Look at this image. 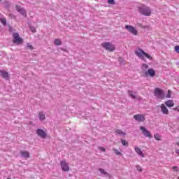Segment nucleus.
<instances>
[{
	"mask_svg": "<svg viewBox=\"0 0 179 179\" xmlns=\"http://www.w3.org/2000/svg\"><path fill=\"white\" fill-rule=\"evenodd\" d=\"M166 97H167V99H170V97H171V91L168 90V93L166 94Z\"/></svg>",
	"mask_w": 179,
	"mask_h": 179,
	"instance_id": "nucleus-29",
	"label": "nucleus"
},
{
	"mask_svg": "<svg viewBox=\"0 0 179 179\" xmlns=\"http://www.w3.org/2000/svg\"><path fill=\"white\" fill-rule=\"evenodd\" d=\"M16 10L20 15H22V16H26L27 15V13L26 12V10L24 8H22V6L19 5L15 6Z\"/></svg>",
	"mask_w": 179,
	"mask_h": 179,
	"instance_id": "nucleus-9",
	"label": "nucleus"
},
{
	"mask_svg": "<svg viewBox=\"0 0 179 179\" xmlns=\"http://www.w3.org/2000/svg\"><path fill=\"white\" fill-rule=\"evenodd\" d=\"M137 170H138V171H142V168H141L139 166H137Z\"/></svg>",
	"mask_w": 179,
	"mask_h": 179,
	"instance_id": "nucleus-36",
	"label": "nucleus"
},
{
	"mask_svg": "<svg viewBox=\"0 0 179 179\" xmlns=\"http://www.w3.org/2000/svg\"><path fill=\"white\" fill-rule=\"evenodd\" d=\"M0 75L1 77H3V79H9V73L5 71L0 70Z\"/></svg>",
	"mask_w": 179,
	"mask_h": 179,
	"instance_id": "nucleus-13",
	"label": "nucleus"
},
{
	"mask_svg": "<svg viewBox=\"0 0 179 179\" xmlns=\"http://www.w3.org/2000/svg\"><path fill=\"white\" fill-rule=\"evenodd\" d=\"M145 76H150L151 78H153L155 75H156V71H155V69H149L147 71H145Z\"/></svg>",
	"mask_w": 179,
	"mask_h": 179,
	"instance_id": "nucleus-11",
	"label": "nucleus"
},
{
	"mask_svg": "<svg viewBox=\"0 0 179 179\" xmlns=\"http://www.w3.org/2000/svg\"><path fill=\"white\" fill-rule=\"evenodd\" d=\"M7 179H10V178H8Z\"/></svg>",
	"mask_w": 179,
	"mask_h": 179,
	"instance_id": "nucleus-38",
	"label": "nucleus"
},
{
	"mask_svg": "<svg viewBox=\"0 0 179 179\" xmlns=\"http://www.w3.org/2000/svg\"><path fill=\"white\" fill-rule=\"evenodd\" d=\"M60 166H61L63 171H69V166L68 165V163H66V162L61 161Z\"/></svg>",
	"mask_w": 179,
	"mask_h": 179,
	"instance_id": "nucleus-10",
	"label": "nucleus"
},
{
	"mask_svg": "<svg viewBox=\"0 0 179 179\" xmlns=\"http://www.w3.org/2000/svg\"><path fill=\"white\" fill-rule=\"evenodd\" d=\"M121 143L123 145V146H128V142H127V141L122 139Z\"/></svg>",
	"mask_w": 179,
	"mask_h": 179,
	"instance_id": "nucleus-27",
	"label": "nucleus"
},
{
	"mask_svg": "<svg viewBox=\"0 0 179 179\" xmlns=\"http://www.w3.org/2000/svg\"><path fill=\"white\" fill-rule=\"evenodd\" d=\"M13 43H14V44H17L19 45L22 44V43H23V39L20 36H19L18 33L17 32L13 33Z\"/></svg>",
	"mask_w": 179,
	"mask_h": 179,
	"instance_id": "nucleus-5",
	"label": "nucleus"
},
{
	"mask_svg": "<svg viewBox=\"0 0 179 179\" xmlns=\"http://www.w3.org/2000/svg\"><path fill=\"white\" fill-rule=\"evenodd\" d=\"M176 153H177V155H179V150H176Z\"/></svg>",
	"mask_w": 179,
	"mask_h": 179,
	"instance_id": "nucleus-37",
	"label": "nucleus"
},
{
	"mask_svg": "<svg viewBox=\"0 0 179 179\" xmlns=\"http://www.w3.org/2000/svg\"><path fill=\"white\" fill-rule=\"evenodd\" d=\"M27 47L29 48V50H33V45H30V43L27 44Z\"/></svg>",
	"mask_w": 179,
	"mask_h": 179,
	"instance_id": "nucleus-34",
	"label": "nucleus"
},
{
	"mask_svg": "<svg viewBox=\"0 0 179 179\" xmlns=\"http://www.w3.org/2000/svg\"><path fill=\"white\" fill-rule=\"evenodd\" d=\"M20 155L22 157H24V159H29L30 157V154L27 151H21Z\"/></svg>",
	"mask_w": 179,
	"mask_h": 179,
	"instance_id": "nucleus-15",
	"label": "nucleus"
},
{
	"mask_svg": "<svg viewBox=\"0 0 179 179\" xmlns=\"http://www.w3.org/2000/svg\"><path fill=\"white\" fill-rule=\"evenodd\" d=\"M178 179H179V177H178Z\"/></svg>",
	"mask_w": 179,
	"mask_h": 179,
	"instance_id": "nucleus-39",
	"label": "nucleus"
},
{
	"mask_svg": "<svg viewBox=\"0 0 179 179\" xmlns=\"http://www.w3.org/2000/svg\"><path fill=\"white\" fill-rule=\"evenodd\" d=\"M161 111L166 115H169V109H167V107H166L165 104L161 105Z\"/></svg>",
	"mask_w": 179,
	"mask_h": 179,
	"instance_id": "nucleus-14",
	"label": "nucleus"
},
{
	"mask_svg": "<svg viewBox=\"0 0 179 179\" xmlns=\"http://www.w3.org/2000/svg\"><path fill=\"white\" fill-rule=\"evenodd\" d=\"M173 171H178V166H173Z\"/></svg>",
	"mask_w": 179,
	"mask_h": 179,
	"instance_id": "nucleus-33",
	"label": "nucleus"
},
{
	"mask_svg": "<svg viewBox=\"0 0 179 179\" xmlns=\"http://www.w3.org/2000/svg\"><path fill=\"white\" fill-rule=\"evenodd\" d=\"M134 150H135V152H136L137 154L139 155V156H141L142 157H145V155H143V152H142L141 150H140L139 148L135 147Z\"/></svg>",
	"mask_w": 179,
	"mask_h": 179,
	"instance_id": "nucleus-17",
	"label": "nucleus"
},
{
	"mask_svg": "<svg viewBox=\"0 0 179 179\" xmlns=\"http://www.w3.org/2000/svg\"><path fill=\"white\" fill-rule=\"evenodd\" d=\"M2 24H3L4 26H6V20L5 18H1L0 19Z\"/></svg>",
	"mask_w": 179,
	"mask_h": 179,
	"instance_id": "nucleus-28",
	"label": "nucleus"
},
{
	"mask_svg": "<svg viewBox=\"0 0 179 179\" xmlns=\"http://www.w3.org/2000/svg\"><path fill=\"white\" fill-rule=\"evenodd\" d=\"M166 107H174V101L172 100H168L165 102Z\"/></svg>",
	"mask_w": 179,
	"mask_h": 179,
	"instance_id": "nucleus-18",
	"label": "nucleus"
},
{
	"mask_svg": "<svg viewBox=\"0 0 179 179\" xmlns=\"http://www.w3.org/2000/svg\"><path fill=\"white\" fill-rule=\"evenodd\" d=\"M99 171L101 173V174H103V176H105L106 177H108L109 178H111V175H110V173H108V172H106V171H104V169H99Z\"/></svg>",
	"mask_w": 179,
	"mask_h": 179,
	"instance_id": "nucleus-16",
	"label": "nucleus"
},
{
	"mask_svg": "<svg viewBox=\"0 0 179 179\" xmlns=\"http://www.w3.org/2000/svg\"><path fill=\"white\" fill-rule=\"evenodd\" d=\"M98 149L101 150V152H106V148L103 147H99Z\"/></svg>",
	"mask_w": 179,
	"mask_h": 179,
	"instance_id": "nucleus-31",
	"label": "nucleus"
},
{
	"mask_svg": "<svg viewBox=\"0 0 179 179\" xmlns=\"http://www.w3.org/2000/svg\"><path fill=\"white\" fill-rule=\"evenodd\" d=\"M154 138L156 141H160V135H159V134H155Z\"/></svg>",
	"mask_w": 179,
	"mask_h": 179,
	"instance_id": "nucleus-26",
	"label": "nucleus"
},
{
	"mask_svg": "<svg viewBox=\"0 0 179 179\" xmlns=\"http://www.w3.org/2000/svg\"><path fill=\"white\" fill-rule=\"evenodd\" d=\"M115 1L114 0H108V3L110 5L114 4Z\"/></svg>",
	"mask_w": 179,
	"mask_h": 179,
	"instance_id": "nucleus-32",
	"label": "nucleus"
},
{
	"mask_svg": "<svg viewBox=\"0 0 179 179\" xmlns=\"http://www.w3.org/2000/svg\"><path fill=\"white\" fill-rule=\"evenodd\" d=\"M36 134L41 138H47V133H45V131H44V130L41 129H38L36 130Z\"/></svg>",
	"mask_w": 179,
	"mask_h": 179,
	"instance_id": "nucleus-12",
	"label": "nucleus"
},
{
	"mask_svg": "<svg viewBox=\"0 0 179 179\" xmlns=\"http://www.w3.org/2000/svg\"><path fill=\"white\" fill-rule=\"evenodd\" d=\"M116 134H117V135H121V136H125V133L124 131H122V130H120V129H117L116 130Z\"/></svg>",
	"mask_w": 179,
	"mask_h": 179,
	"instance_id": "nucleus-23",
	"label": "nucleus"
},
{
	"mask_svg": "<svg viewBox=\"0 0 179 179\" xmlns=\"http://www.w3.org/2000/svg\"><path fill=\"white\" fill-rule=\"evenodd\" d=\"M127 92H128L129 96L130 97H131V99H136V95L132 94V93H134L132 91H131L130 90H129Z\"/></svg>",
	"mask_w": 179,
	"mask_h": 179,
	"instance_id": "nucleus-20",
	"label": "nucleus"
},
{
	"mask_svg": "<svg viewBox=\"0 0 179 179\" xmlns=\"http://www.w3.org/2000/svg\"><path fill=\"white\" fill-rule=\"evenodd\" d=\"M175 51L179 54V45L175 46Z\"/></svg>",
	"mask_w": 179,
	"mask_h": 179,
	"instance_id": "nucleus-30",
	"label": "nucleus"
},
{
	"mask_svg": "<svg viewBox=\"0 0 179 179\" xmlns=\"http://www.w3.org/2000/svg\"><path fill=\"white\" fill-rule=\"evenodd\" d=\"M141 131H142V134L144 135V136H146V138H152V134H150V131H148L146 128L144 127H140Z\"/></svg>",
	"mask_w": 179,
	"mask_h": 179,
	"instance_id": "nucleus-8",
	"label": "nucleus"
},
{
	"mask_svg": "<svg viewBox=\"0 0 179 179\" xmlns=\"http://www.w3.org/2000/svg\"><path fill=\"white\" fill-rule=\"evenodd\" d=\"M54 43H55V45H62V42L59 39H55Z\"/></svg>",
	"mask_w": 179,
	"mask_h": 179,
	"instance_id": "nucleus-22",
	"label": "nucleus"
},
{
	"mask_svg": "<svg viewBox=\"0 0 179 179\" xmlns=\"http://www.w3.org/2000/svg\"><path fill=\"white\" fill-rule=\"evenodd\" d=\"M135 54L137 57H138V58L143 59V61H145V57H146V58H148V59H153V57L152 56L146 53L141 48H138L137 50H136Z\"/></svg>",
	"mask_w": 179,
	"mask_h": 179,
	"instance_id": "nucleus-1",
	"label": "nucleus"
},
{
	"mask_svg": "<svg viewBox=\"0 0 179 179\" xmlns=\"http://www.w3.org/2000/svg\"><path fill=\"white\" fill-rule=\"evenodd\" d=\"M124 29H126V30H127L129 33H131V34L138 36V30H136L135 27H132V25H125Z\"/></svg>",
	"mask_w": 179,
	"mask_h": 179,
	"instance_id": "nucleus-6",
	"label": "nucleus"
},
{
	"mask_svg": "<svg viewBox=\"0 0 179 179\" xmlns=\"http://www.w3.org/2000/svg\"><path fill=\"white\" fill-rule=\"evenodd\" d=\"M138 12L139 13H141V15H143V16H150L152 13L150 8L144 5L138 7Z\"/></svg>",
	"mask_w": 179,
	"mask_h": 179,
	"instance_id": "nucleus-2",
	"label": "nucleus"
},
{
	"mask_svg": "<svg viewBox=\"0 0 179 179\" xmlns=\"http://www.w3.org/2000/svg\"><path fill=\"white\" fill-rule=\"evenodd\" d=\"M101 47L106 50V51H109L110 52H113V51L115 50V46L110 43L105 42L101 43Z\"/></svg>",
	"mask_w": 179,
	"mask_h": 179,
	"instance_id": "nucleus-4",
	"label": "nucleus"
},
{
	"mask_svg": "<svg viewBox=\"0 0 179 179\" xmlns=\"http://www.w3.org/2000/svg\"><path fill=\"white\" fill-rule=\"evenodd\" d=\"M29 29H30L31 31H32V33H36L37 31V29H36V27H34L33 26H30Z\"/></svg>",
	"mask_w": 179,
	"mask_h": 179,
	"instance_id": "nucleus-24",
	"label": "nucleus"
},
{
	"mask_svg": "<svg viewBox=\"0 0 179 179\" xmlns=\"http://www.w3.org/2000/svg\"><path fill=\"white\" fill-rule=\"evenodd\" d=\"M149 68V66L146 64H142V71H143V72H146L147 69Z\"/></svg>",
	"mask_w": 179,
	"mask_h": 179,
	"instance_id": "nucleus-21",
	"label": "nucleus"
},
{
	"mask_svg": "<svg viewBox=\"0 0 179 179\" xmlns=\"http://www.w3.org/2000/svg\"><path fill=\"white\" fill-rule=\"evenodd\" d=\"M154 96H155V97H157V99H159L161 100H163V99H164V97H166L164 91H163L162 89L157 88V87L155 88L154 90Z\"/></svg>",
	"mask_w": 179,
	"mask_h": 179,
	"instance_id": "nucleus-3",
	"label": "nucleus"
},
{
	"mask_svg": "<svg viewBox=\"0 0 179 179\" xmlns=\"http://www.w3.org/2000/svg\"><path fill=\"white\" fill-rule=\"evenodd\" d=\"M119 62H120V64H124V62L122 58L119 59Z\"/></svg>",
	"mask_w": 179,
	"mask_h": 179,
	"instance_id": "nucleus-35",
	"label": "nucleus"
},
{
	"mask_svg": "<svg viewBox=\"0 0 179 179\" xmlns=\"http://www.w3.org/2000/svg\"><path fill=\"white\" fill-rule=\"evenodd\" d=\"M38 117L41 121H44L45 120V114H44L43 112H39Z\"/></svg>",
	"mask_w": 179,
	"mask_h": 179,
	"instance_id": "nucleus-19",
	"label": "nucleus"
},
{
	"mask_svg": "<svg viewBox=\"0 0 179 179\" xmlns=\"http://www.w3.org/2000/svg\"><path fill=\"white\" fill-rule=\"evenodd\" d=\"M113 150H114L115 155H117V156H122V154L120 152H119L118 150L113 149Z\"/></svg>",
	"mask_w": 179,
	"mask_h": 179,
	"instance_id": "nucleus-25",
	"label": "nucleus"
},
{
	"mask_svg": "<svg viewBox=\"0 0 179 179\" xmlns=\"http://www.w3.org/2000/svg\"><path fill=\"white\" fill-rule=\"evenodd\" d=\"M133 117L136 120V121H137V122H143V121L145 120V115L142 114L134 115Z\"/></svg>",
	"mask_w": 179,
	"mask_h": 179,
	"instance_id": "nucleus-7",
	"label": "nucleus"
}]
</instances>
